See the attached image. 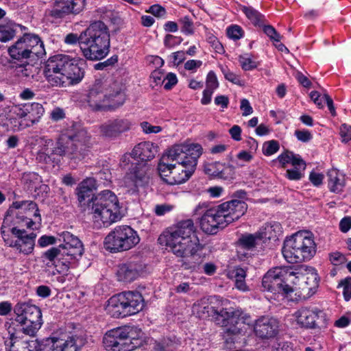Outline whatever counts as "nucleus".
<instances>
[{
  "label": "nucleus",
  "instance_id": "obj_1",
  "mask_svg": "<svg viewBox=\"0 0 351 351\" xmlns=\"http://www.w3.org/2000/svg\"><path fill=\"white\" fill-rule=\"evenodd\" d=\"M12 207L21 210L16 214L13 225L10 217H5L1 228L2 237L8 246L23 254H29L34 250L36 234H27L23 228L34 230L36 223L40 224L38 206L33 201L23 200L14 202Z\"/></svg>",
  "mask_w": 351,
  "mask_h": 351
},
{
  "label": "nucleus",
  "instance_id": "obj_2",
  "mask_svg": "<svg viewBox=\"0 0 351 351\" xmlns=\"http://www.w3.org/2000/svg\"><path fill=\"white\" fill-rule=\"evenodd\" d=\"M158 241L177 257L182 258V267L184 269L195 271L199 268L202 258L197 252L202 246L192 219L182 220L169 227L160 235Z\"/></svg>",
  "mask_w": 351,
  "mask_h": 351
},
{
  "label": "nucleus",
  "instance_id": "obj_3",
  "mask_svg": "<svg viewBox=\"0 0 351 351\" xmlns=\"http://www.w3.org/2000/svg\"><path fill=\"white\" fill-rule=\"evenodd\" d=\"M64 40L68 45L78 43L83 56L90 60H101L109 52L110 33L106 25L101 21L91 23L80 36L68 34Z\"/></svg>",
  "mask_w": 351,
  "mask_h": 351
},
{
  "label": "nucleus",
  "instance_id": "obj_4",
  "mask_svg": "<svg viewBox=\"0 0 351 351\" xmlns=\"http://www.w3.org/2000/svg\"><path fill=\"white\" fill-rule=\"evenodd\" d=\"M206 204H199L195 212L202 214L200 218L201 229L206 234H215L219 230L239 219L247 211V205L241 200L232 199L218 206L206 208Z\"/></svg>",
  "mask_w": 351,
  "mask_h": 351
},
{
  "label": "nucleus",
  "instance_id": "obj_5",
  "mask_svg": "<svg viewBox=\"0 0 351 351\" xmlns=\"http://www.w3.org/2000/svg\"><path fill=\"white\" fill-rule=\"evenodd\" d=\"M59 241L62 243L53 247L42 255L43 263L47 267H54L53 274H66L72 263L83 254L84 248L81 241L69 232L60 234Z\"/></svg>",
  "mask_w": 351,
  "mask_h": 351
},
{
  "label": "nucleus",
  "instance_id": "obj_6",
  "mask_svg": "<svg viewBox=\"0 0 351 351\" xmlns=\"http://www.w3.org/2000/svg\"><path fill=\"white\" fill-rule=\"evenodd\" d=\"M85 61L71 58L64 54H57L47 62L44 74L47 82L53 86H66L82 81L84 76Z\"/></svg>",
  "mask_w": 351,
  "mask_h": 351
},
{
  "label": "nucleus",
  "instance_id": "obj_7",
  "mask_svg": "<svg viewBox=\"0 0 351 351\" xmlns=\"http://www.w3.org/2000/svg\"><path fill=\"white\" fill-rule=\"evenodd\" d=\"M81 210L91 216L95 226L98 228L108 227L121 219L119 199L109 190L93 195Z\"/></svg>",
  "mask_w": 351,
  "mask_h": 351
},
{
  "label": "nucleus",
  "instance_id": "obj_8",
  "mask_svg": "<svg viewBox=\"0 0 351 351\" xmlns=\"http://www.w3.org/2000/svg\"><path fill=\"white\" fill-rule=\"evenodd\" d=\"M125 95L117 82L97 80L89 88L86 102L93 111H103L122 106Z\"/></svg>",
  "mask_w": 351,
  "mask_h": 351
},
{
  "label": "nucleus",
  "instance_id": "obj_9",
  "mask_svg": "<svg viewBox=\"0 0 351 351\" xmlns=\"http://www.w3.org/2000/svg\"><path fill=\"white\" fill-rule=\"evenodd\" d=\"M193 311L199 317L210 316V311L217 314V321L224 327V333L227 336H237L244 334L246 331V324H250V316L243 313L241 309L222 308L219 312L216 311L209 305L203 306L194 304Z\"/></svg>",
  "mask_w": 351,
  "mask_h": 351
},
{
  "label": "nucleus",
  "instance_id": "obj_10",
  "mask_svg": "<svg viewBox=\"0 0 351 351\" xmlns=\"http://www.w3.org/2000/svg\"><path fill=\"white\" fill-rule=\"evenodd\" d=\"M91 136L88 131L73 125L72 128L60 135L56 141L57 150L61 157L81 160L91 147Z\"/></svg>",
  "mask_w": 351,
  "mask_h": 351
},
{
  "label": "nucleus",
  "instance_id": "obj_11",
  "mask_svg": "<svg viewBox=\"0 0 351 351\" xmlns=\"http://www.w3.org/2000/svg\"><path fill=\"white\" fill-rule=\"evenodd\" d=\"M282 252L290 263L309 261L316 252V244L310 232L300 231L284 241Z\"/></svg>",
  "mask_w": 351,
  "mask_h": 351
},
{
  "label": "nucleus",
  "instance_id": "obj_12",
  "mask_svg": "<svg viewBox=\"0 0 351 351\" xmlns=\"http://www.w3.org/2000/svg\"><path fill=\"white\" fill-rule=\"evenodd\" d=\"M144 306V300L138 291H124L112 296L108 300L106 311L113 317H124L134 315Z\"/></svg>",
  "mask_w": 351,
  "mask_h": 351
},
{
  "label": "nucleus",
  "instance_id": "obj_13",
  "mask_svg": "<svg viewBox=\"0 0 351 351\" xmlns=\"http://www.w3.org/2000/svg\"><path fill=\"white\" fill-rule=\"evenodd\" d=\"M288 285H285L286 294L298 291L304 297L313 295L319 285V278L312 267H302L296 271L289 268Z\"/></svg>",
  "mask_w": 351,
  "mask_h": 351
},
{
  "label": "nucleus",
  "instance_id": "obj_14",
  "mask_svg": "<svg viewBox=\"0 0 351 351\" xmlns=\"http://www.w3.org/2000/svg\"><path fill=\"white\" fill-rule=\"evenodd\" d=\"M12 59L24 60L41 57L45 53L44 44L34 34H24L8 49Z\"/></svg>",
  "mask_w": 351,
  "mask_h": 351
},
{
  "label": "nucleus",
  "instance_id": "obj_15",
  "mask_svg": "<svg viewBox=\"0 0 351 351\" xmlns=\"http://www.w3.org/2000/svg\"><path fill=\"white\" fill-rule=\"evenodd\" d=\"M140 241L137 232L128 226H118L106 237L104 242L106 250L120 252L129 250Z\"/></svg>",
  "mask_w": 351,
  "mask_h": 351
},
{
  "label": "nucleus",
  "instance_id": "obj_16",
  "mask_svg": "<svg viewBox=\"0 0 351 351\" xmlns=\"http://www.w3.org/2000/svg\"><path fill=\"white\" fill-rule=\"evenodd\" d=\"M16 322L23 326V333L34 336L42 326V313L36 305L29 303H18L14 308Z\"/></svg>",
  "mask_w": 351,
  "mask_h": 351
},
{
  "label": "nucleus",
  "instance_id": "obj_17",
  "mask_svg": "<svg viewBox=\"0 0 351 351\" xmlns=\"http://www.w3.org/2000/svg\"><path fill=\"white\" fill-rule=\"evenodd\" d=\"M195 153L198 154L197 160L202 154V147L199 144H180L170 148L161 158L173 164L187 165V161L191 160Z\"/></svg>",
  "mask_w": 351,
  "mask_h": 351
},
{
  "label": "nucleus",
  "instance_id": "obj_18",
  "mask_svg": "<svg viewBox=\"0 0 351 351\" xmlns=\"http://www.w3.org/2000/svg\"><path fill=\"white\" fill-rule=\"evenodd\" d=\"M298 324L307 328H325L328 325L326 314L317 307H303L295 313Z\"/></svg>",
  "mask_w": 351,
  "mask_h": 351
},
{
  "label": "nucleus",
  "instance_id": "obj_19",
  "mask_svg": "<svg viewBox=\"0 0 351 351\" xmlns=\"http://www.w3.org/2000/svg\"><path fill=\"white\" fill-rule=\"evenodd\" d=\"M290 267H275L269 270L263 276V287L270 292H282L286 294L285 285H288Z\"/></svg>",
  "mask_w": 351,
  "mask_h": 351
},
{
  "label": "nucleus",
  "instance_id": "obj_20",
  "mask_svg": "<svg viewBox=\"0 0 351 351\" xmlns=\"http://www.w3.org/2000/svg\"><path fill=\"white\" fill-rule=\"evenodd\" d=\"M86 5V0H55L49 15L56 19L76 16L84 10Z\"/></svg>",
  "mask_w": 351,
  "mask_h": 351
},
{
  "label": "nucleus",
  "instance_id": "obj_21",
  "mask_svg": "<svg viewBox=\"0 0 351 351\" xmlns=\"http://www.w3.org/2000/svg\"><path fill=\"white\" fill-rule=\"evenodd\" d=\"M79 337H69L67 339L53 336L43 339L38 351H78L82 345Z\"/></svg>",
  "mask_w": 351,
  "mask_h": 351
},
{
  "label": "nucleus",
  "instance_id": "obj_22",
  "mask_svg": "<svg viewBox=\"0 0 351 351\" xmlns=\"http://www.w3.org/2000/svg\"><path fill=\"white\" fill-rule=\"evenodd\" d=\"M121 330L119 328L111 330L106 333L104 337L105 348L108 351H132L136 348V343L132 346L128 342L126 337L120 335Z\"/></svg>",
  "mask_w": 351,
  "mask_h": 351
},
{
  "label": "nucleus",
  "instance_id": "obj_23",
  "mask_svg": "<svg viewBox=\"0 0 351 351\" xmlns=\"http://www.w3.org/2000/svg\"><path fill=\"white\" fill-rule=\"evenodd\" d=\"M197 153L191 158V160H188L187 165L184 164H173V173L171 177L169 179V184L175 185L180 184L188 180L194 173L197 162Z\"/></svg>",
  "mask_w": 351,
  "mask_h": 351
},
{
  "label": "nucleus",
  "instance_id": "obj_24",
  "mask_svg": "<svg viewBox=\"0 0 351 351\" xmlns=\"http://www.w3.org/2000/svg\"><path fill=\"white\" fill-rule=\"evenodd\" d=\"M149 166L145 162L136 163L132 165L130 172L127 173L125 182L128 186H130V182L134 185V192H136L138 187L148 184L149 180Z\"/></svg>",
  "mask_w": 351,
  "mask_h": 351
},
{
  "label": "nucleus",
  "instance_id": "obj_25",
  "mask_svg": "<svg viewBox=\"0 0 351 351\" xmlns=\"http://www.w3.org/2000/svg\"><path fill=\"white\" fill-rule=\"evenodd\" d=\"M143 265L139 261H129L120 264L117 271L118 280L124 282H131L143 274Z\"/></svg>",
  "mask_w": 351,
  "mask_h": 351
},
{
  "label": "nucleus",
  "instance_id": "obj_26",
  "mask_svg": "<svg viewBox=\"0 0 351 351\" xmlns=\"http://www.w3.org/2000/svg\"><path fill=\"white\" fill-rule=\"evenodd\" d=\"M132 123L128 119H116L109 120L100 126L101 134L107 137L116 138L121 134L128 131Z\"/></svg>",
  "mask_w": 351,
  "mask_h": 351
},
{
  "label": "nucleus",
  "instance_id": "obj_27",
  "mask_svg": "<svg viewBox=\"0 0 351 351\" xmlns=\"http://www.w3.org/2000/svg\"><path fill=\"white\" fill-rule=\"evenodd\" d=\"M278 330V323L273 318L261 317L258 319L254 326L256 335L261 339H269L274 337Z\"/></svg>",
  "mask_w": 351,
  "mask_h": 351
},
{
  "label": "nucleus",
  "instance_id": "obj_28",
  "mask_svg": "<svg viewBox=\"0 0 351 351\" xmlns=\"http://www.w3.org/2000/svg\"><path fill=\"white\" fill-rule=\"evenodd\" d=\"M44 142L43 146L37 153L36 160L40 162L46 164L60 161V156L56 152V144L54 145L53 141L51 139H45Z\"/></svg>",
  "mask_w": 351,
  "mask_h": 351
},
{
  "label": "nucleus",
  "instance_id": "obj_29",
  "mask_svg": "<svg viewBox=\"0 0 351 351\" xmlns=\"http://www.w3.org/2000/svg\"><path fill=\"white\" fill-rule=\"evenodd\" d=\"M157 153V147L149 141H143L137 144L131 152V157L139 159L142 162L152 160Z\"/></svg>",
  "mask_w": 351,
  "mask_h": 351
},
{
  "label": "nucleus",
  "instance_id": "obj_30",
  "mask_svg": "<svg viewBox=\"0 0 351 351\" xmlns=\"http://www.w3.org/2000/svg\"><path fill=\"white\" fill-rule=\"evenodd\" d=\"M95 189H96V180L93 178H87L79 184L76 189V194L81 209L88 204V201H86V199Z\"/></svg>",
  "mask_w": 351,
  "mask_h": 351
},
{
  "label": "nucleus",
  "instance_id": "obj_31",
  "mask_svg": "<svg viewBox=\"0 0 351 351\" xmlns=\"http://www.w3.org/2000/svg\"><path fill=\"white\" fill-rule=\"evenodd\" d=\"M262 243H265L268 240L278 239V237L282 233L281 224L276 221L266 223L258 232Z\"/></svg>",
  "mask_w": 351,
  "mask_h": 351
},
{
  "label": "nucleus",
  "instance_id": "obj_32",
  "mask_svg": "<svg viewBox=\"0 0 351 351\" xmlns=\"http://www.w3.org/2000/svg\"><path fill=\"white\" fill-rule=\"evenodd\" d=\"M32 343L34 345V341H23L10 331H9V337L5 340V348L9 349V351H34V349H32L33 347Z\"/></svg>",
  "mask_w": 351,
  "mask_h": 351
},
{
  "label": "nucleus",
  "instance_id": "obj_33",
  "mask_svg": "<svg viewBox=\"0 0 351 351\" xmlns=\"http://www.w3.org/2000/svg\"><path fill=\"white\" fill-rule=\"evenodd\" d=\"M327 176L328 177V187L330 191L339 193L345 186L344 176L337 169H330Z\"/></svg>",
  "mask_w": 351,
  "mask_h": 351
},
{
  "label": "nucleus",
  "instance_id": "obj_34",
  "mask_svg": "<svg viewBox=\"0 0 351 351\" xmlns=\"http://www.w3.org/2000/svg\"><path fill=\"white\" fill-rule=\"evenodd\" d=\"M228 277L234 279L235 287L237 289L242 291H247L248 287L245 283L246 270L240 267H235L230 269L228 272Z\"/></svg>",
  "mask_w": 351,
  "mask_h": 351
},
{
  "label": "nucleus",
  "instance_id": "obj_35",
  "mask_svg": "<svg viewBox=\"0 0 351 351\" xmlns=\"http://www.w3.org/2000/svg\"><path fill=\"white\" fill-rule=\"evenodd\" d=\"M121 330L120 335H123L124 337H126L128 342H130L132 346H134V343H136V348L139 347L141 345V336L142 332L141 330L134 326H125L121 328H119Z\"/></svg>",
  "mask_w": 351,
  "mask_h": 351
},
{
  "label": "nucleus",
  "instance_id": "obj_36",
  "mask_svg": "<svg viewBox=\"0 0 351 351\" xmlns=\"http://www.w3.org/2000/svg\"><path fill=\"white\" fill-rule=\"evenodd\" d=\"M13 73L17 77L22 79H27L34 76V67L32 64L24 60H16L14 66H11Z\"/></svg>",
  "mask_w": 351,
  "mask_h": 351
},
{
  "label": "nucleus",
  "instance_id": "obj_37",
  "mask_svg": "<svg viewBox=\"0 0 351 351\" xmlns=\"http://www.w3.org/2000/svg\"><path fill=\"white\" fill-rule=\"evenodd\" d=\"M277 159L283 167H285L287 164L291 163L293 167H302L303 170L306 168V164L300 156L294 154L291 152L286 151L282 153L278 156Z\"/></svg>",
  "mask_w": 351,
  "mask_h": 351
},
{
  "label": "nucleus",
  "instance_id": "obj_38",
  "mask_svg": "<svg viewBox=\"0 0 351 351\" xmlns=\"http://www.w3.org/2000/svg\"><path fill=\"white\" fill-rule=\"evenodd\" d=\"M238 243L241 248L247 250L256 248L263 243L258 232L255 234H243L239 238Z\"/></svg>",
  "mask_w": 351,
  "mask_h": 351
},
{
  "label": "nucleus",
  "instance_id": "obj_39",
  "mask_svg": "<svg viewBox=\"0 0 351 351\" xmlns=\"http://www.w3.org/2000/svg\"><path fill=\"white\" fill-rule=\"evenodd\" d=\"M28 106V122L25 123L26 126H31L38 123L45 112L43 106L38 103H32Z\"/></svg>",
  "mask_w": 351,
  "mask_h": 351
},
{
  "label": "nucleus",
  "instance_id": "obj_40",
  "mask_svg": "<svg viewBox=\"0 0 351 351\" xmlns=\"http://www.w3.org/2000/svg\"><path fill=\"white\" fill-rule=\"evenodd\" d=\"M21 182L27 190L32 191L42 182V178L36 173L27 172L23 174Z\"/></svg>",
  "mask_w": 351,
  "mask_h": 351
},
{
  "label": "nucleus",
  "instance_id": "obj_41",
  "mask_svg": "<svg viewBox=\"0 0 351 351\" xmlns=\"http://www.w3.org/2000/svg\"><path fill=\"white\" fill-rule=\"evenodd\" d=\"M241 10L253 24L258 26L263 25L265 16L256 10L245 5L241 6Z\"/></svg>",
  "mask_w": 351,
  "mask_h": 351
},
{
  "label": "nucleus",
  "instance_id": "obj_42",
  "mask_svg": "<svg viewBox=\"0 0 351 351\" xmlns=\"http://www.w3.org/2000/svg\"><path fill=\"white\" fill-rule=\"evenodd\" d=\"M14 23L0 24V42L5 43L12 40L16 35Z\"/></svg>",
  "mask_w": 351,
  "mask_h": 351
},
{
  "label": "nucleus",
  "instance_id": "obj_43",
  "mask_svg": "<svg viewBox=\"0 0 351 351\" xmlns=\"http://www.w3.org/2000/svg\"><path fill=\"white\" fill-rule=\"evenodd\" d=\"M173 163L169 162L168 161L165 162L161 158L158 165L160 176L168 184L169 179L171 177V173H173Z\"/></svg>",
  "mask_w": 351,
  "mask_h": 351
},
{
  "label": "nucleus",
  "instance_id": "obj_44",
  "mask_svg": "<svg viewBox=\"0 0 351 351\" xmlns=\"http://www.w3.org/2000/svg\"><path fill=\"white\" fill-rule=\"evenodd\" d=\"M238 61L242 69L245 71L254 70L258 65V63L252 58V56L249 53L240 55Z\"/></svg>",
  "mask_w": 351,
  "mask_h": 351
},
{
  "label": "nucleus",
  "instance_id": "obj_45",
  "mask_svg": "<svg viewBox=\"0 0 351 351\" xmlns=\"http://www.w3.org/2000/svg\"><path fill=\"white\" fill-rule=\"evenodd\" d=\"M177 343L171 339H163L160 342H156L155 345L156 351H173L176 348Z\"/></svg>",
  "mask_w": 351,
  "mask_h": 351
},
{
  "label": "nucleus",
  "instance_id": "obj_46",
  "mask_svg": "<svg viewBox=\"0 0 351 351\" xmlns=\"http://www.w3.org/2000/svg\"><path fill=\"white\" fill-rule=\"evenodd\" d=\"M179 23L181 25L182 32L186 35H191L193 34V23L189 16L182 17L179 20Z\"/></svg>",
  "mask_w": 351,
  "mask_h": 351
},
{
  "label": "nucleus",
  "instance_id": "obj_47",
  "mask_svg": "<svg viewBox=\"0 0 351 351\" xmlns=\"http://www.w3.org/2000/svg\"><path fill=\"white\" fill-rule=\"evenodd\" d=\"M220 167H221V170H220L219 178L228 180L234 178L235 171L233 165L223 164V166Z\"/></svg>",
  "mask_w": 351,
  "mask_h": 351
},
{
  "label": "nucleus",
  "instance_id": "obj_48",
  "mask_svg": "<svg viewBox=\"0 0 351 351\" xmlns=\"http://www.w3.org/2000/svg\"><path fill=\"white\" fill-rule=\"evenodd\" d=\"M278 141L271 140L264 143L263 145V153L265 156H271L276 153L279 149Z\"/></svg>",
  "mask_w": 351,
  "mask_h": 351
},
{
  "label": "nucleus",
  "instance_id": "obj_49",
  "mask_svg": "<svg viewBox=\"0 0 351 351\" xmlns=\"http://www.w3.org/2000/svg\"><path fill=\"white\" fill-rule=\"evenodd\" d=\"M220 69H221V72L223 73L226 80L231 82L232 83H233L234 84H238V85L241 84V81L239 75H237L234 73L230 71L227 66L220 65Z\"/></svg>",
  "mask_w": 351,
  "mask_h": 351
},
{
  "label": "nucleus",
  "instance_id": "obj_50",
  "mask_svg": "<svg viewBox=\"0 0 351 351\" xmlns=\"http://www.w3.org/2000/svg\"><path fill=\"white\" fill-rule=\"evenodd\" d=\"M338 287L343 288V297L345 300L349 301L351 299V277H347L341 280Z\"/></svg>",
  "mask_w": 351,
  "mask_h": 351
},
{
  "label": "nucleus",
  "instance_id": "obj_51",
  "mask_svg": "<svg viewBox=\"0 0 351 351\" xmlns=\"http://www.w3.org/2000/svg\"><path fill=\"white\" fill-rule=\"evenodd\" d=\"M329 260L332 265L339 266L345 263L347 258L342 253L334 252L329 254Z\"/></svg>",
  "mask_w": 351,
  "mask_h": 351
},
{
  "label": "nucleus",
  "instance_id": "obj_52",
  "mask_svg": "<svg viewBox=\"0 0 351 351\" xmlns=\"http://www.w3.org/2000/svg\"><path fill=\"white\" fill-rule=\"evenodd\" d=\"M206 85V89L213 91L217 89L219 86V82L217 76L213 71H210L207 75Z\"/></svg>",
  "mask_w": 351,
  "mask_h": 351
},
{
  "label": "nucleus",
  "instance_id": "obj_53",
  "mask_svg": "<svg viewBox=\"0 0 351 351\" xmlns=\"http://www.w3.org/2000/svg\"><path fill=\"white\" fill-rule=\"evenodd\" d=\"M182 38L175 36L171 34H167L164 39V45L167 48H172L176 45H180L182 42Z\"/></svg>",
  "mask_w": 351,
  "mask_h": 351
},
{
  "label": "nucleus",
  "instance_id": "obj_54",
  "mask_svg": "<svg viewBox=\"0 0 351 351\" xmlns=\"http://www.w3.org/2000/svg\"><path fill=\"white\" fill-rule=\"evenodd\" d=\"M264 32L275 42H280L282 36L278 34L274 27L271 25H265L263 27Z\"/></svg>",
  "mask_w": 351,
  "mask_h": 351
},
{
  "label": "nucleus",
  "instance_id": "obj_55",
  "mask_svg": "<svg viewBox=\"0 0 351 351\" xmlns=\"http://www.w3.org/2000/svg\"><path fill=\"white\" fill-rule=\"evenodd\" d=\"M227 34L233 40H239L243 36V30L238 25H232L228 28Z\"/></svg>",
  "mask_w": 351,
  "mask_h": 351
},
{
  "label": "nucleus",
  "instance_id": "obj_56",
  "mask_svg": "<svg viewBox=\"0 0 351 351\" xmlns=\"http://www.w3.org/2000/svg\"><path fill=\"white\" fill-rule=\"evenodd\" d=\"M294 134L298 141L303 143L308 142L313 138L312 134L307 130H297L295 131Z\"/></svg>",
  "mask_w": 351,
  "mask_h": 351
},
{
  "label": "nucleus",
  "instance_id": "obj_57",
  "mask_svg": "<svg viewBox=\"0 0 351 351\" xmlns=\"http://www.w3.org/2000/svg\"><path fill=\"white\" fill-rule=\"evenodd\" d=\"M178 82V79L176 74L173 73H168L166 77L163 79L162 83H165L164 88L166 90H170Z\"/></svg>",
  "mask_w": 351,
  "mask_h": 351
},
{
  "label": "nucleus",
  "instance_id": "obj_58",
  "mask_svg": "<svg viewBox=\"0 0 351 351\" xmlns=\"http://www.w3.org/2000/svg\"><path fill=\"white\" fill-rule=\"evenodd\" d=\"M34 190L36 197L45 198L48 195L50 189L48 185L40 183L37 185Z\"/></svg>",
  "mask_w": 351,
  "mask_h": 351
},
{
  "label": "nucleus",
  "instance_id": "obj_59",
  "mask_svg": "<svg viewBox=\"0 0 351 351\" xmlns=\"http://www.w3.org/2000/svg\"><path fill=\"white\" fill-rule=\"evenodd\" d=\"M302 167H294V169H287L286 176L291 180H299L302 177V173L300 171Z\"/></svg>",
  "mask_w": 351,
  "mask_h": 351
},
{
  "label": "nucleus",
  "instance_id": "obj_60",
  "mask_svg": "<svg viewBox=\"0 0 351 351\" xmlns=\"http://www.w3.org/2000/svg\"><path fill=\"white\" fill-rule=\"evenodd\" d=\"M141 127L143 130V131L146 134H151V133H158L162 130L161 127L160 126H154L149 124L147 121H143L141 123Z\"/></svg>",
  "mask_w": 351,
  "mask_h": 351
},
{
  "label": "nucleus",
  "instance_id": "obj_61",
  "mask_svg": "<svg viewBox=\"0 0 351 351\" xmlns=\"http://www.w3.org/2000/svg\"><path fill=\"white\" fill-rule=\"evenodd\" d=\"M56 239L53 236L43 235L40 237L38 241L39 246L45 247L50 245L55 244Z\"/></svg>",
  "mask_w": 351,
  "mask_h": 351
},
{
  "label": "nucleus",
  "instance_id": "obj_62",
  "mask_svg": "<svg viewBox=\"0 0 351 351\" xmlns=\"http://www.w3.org/2000/svg\"><path fill=\"white\" fill-rule=\"evenodd\" d=\"M118 61V58L117 56H112L109 59L106 60L103 62L97 63L95 65V69L97 70H103L105 68L112 66Z\"/></svg>",
  "mask_w": 351,
  "mask_h": 351
},
{
  "label": "nucleus",
  "instance_id": "obj_63",
  "mask_svg": "<svg viewBox=\"0 0 351 351\" xmlns=\"http://www.w3.org/2000/svg\"><path fill=\"white\" fill-rule=\"evenodd\" d=\"M340 135L343 141H348L351 139V126L346 123L340 126Z\"/></svg>",
  "mask_w": 351,
  "mask_h": 351
},
{
  "label": "nucleus",
  "instance_id": "obj_64",
  "mask_svg": "<svg viewBox=\"0 0 351 351\" xmlns=\"http://www.w3.org/2000/svg\"><path fill=\"white\" fill-rule=\"evenodd\" d=\"M351 228V217L347 216L344 217L341 219L339 222V229L340 230L346 233L348 232Z\"/></svg>",
  "mask_w": 351,
  "mask_h": 351
}]
</instances>
